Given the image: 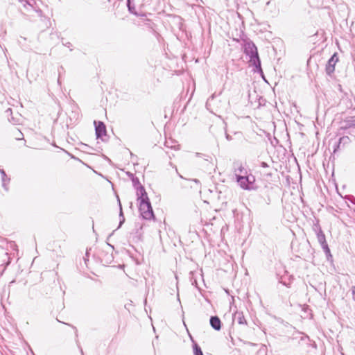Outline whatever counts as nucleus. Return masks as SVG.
<instances>
[{
  "mask_svg": "<svg viewBox=\"0 0 355 355\" xmlns=\"http://www.w3.org/2000/svg\"><path fill=\"white\" fill-rule=\"evenodd\" d=\"M243 52L246 55L249 56V62L254 67V71L263 75L258 50L252 41L246 40L244 42Z\"/></svg>",
  "mask_w": 355,
  "mask_h": 355,
  "instance_id": "nucleus-1",
  "label": "nucleus"
},
{
  "mask_svg": "<svg viewBox=\"0 0 355 355\" xmlns=\"http://www.w3.org/2000/svg\"><path fill=\"white\" fill-rule=\"evenodd\" d=\"M291 339H299L298 345L306 352H311L312 349H316L317 348L315 342L311 340L309 336L302 332H297V336L293 335Z\"/></svg>",
  "mask_w": 355,
  "mask_h": 355,
  "instance_id": "nucleus-2",
  "label": "nucleus"
},
{
  "mask_svg": "<svg viewBox=\"0 0 355 355\" xmlns=\"http://www.w3.org/2000/svg\"><path fill=\"white\" fill-rule=\"evenodd\" d=\"M236 180L240 187L244 190L250 191L255 189L256 188L254 185L255 177L252 173H250L243 177L238 176Z\"/></svg>",
  "mask_w": 355,
  "mask_h": 355,
  "instance_id": "nucleus-3",
  "label": "nucleus"
},
{
  "mask_svg": "<svg viewBox=\"0 0 355 355\" xmlns=\"http://www.w3.org/2000/svg\"><path fill=\"white\" fill-rule=\"evenodd\" d=\"M139 204V211L144 219L151 220L155 218V214L150 200L141 201Z\"/></svg>",
  "mask_w": 355,
  "mask_h": 355,
  "instance_id": "nucleus-4",
  "label": "nucleus"
},
{
  "mask_svg": "<svg viewBox=\"0 0 355 355\" xmlns=\"http://www.w3.org/2000/svg\"><path fill=\"white\" fill-rule=\"evenodd\" d=\"M234 169V175L236 180L238 176H245L250 173V170L246 166V164H243L241 162H235L233 164Z\"/></svg>",
  "mask_w": 355,
  "mask_h": 355,
  "instance_id": "nucleus-5",
  "label": "nucleus"
},
{
  "mask_svg": "<svg viewBox=\"0 0 355 355\" xmlns=\"http://www.w3.org/2000/svg\"><path fill=\"white\" fill-rule=\"evenodd\" d=\"M95 132L97 139H101L103 141H105L103 139L104 136L107 135V130L105 123L103 121H94Z\"/></svg>",
  "mask_w": 355,
  "mask_h": 355,
  "instance_id": "nucleus-6",
  "label": "nucleus"
},
{
  "mask_svg": "<svg viewBox=\"0 0 355 355\" xmlns=\"http://www.w3.org/2000/svg\"><path fill=\"white\" fill-rule=\"evenodd\" d=\"M338 61V57L337 55V53H335L329 59L327 64L326 65L325 71L327 75L331 76L334 73V71H335V65Z\"/></svg>",
  "mask_w": 355,
  "mask_h": 355,
  "instance_id": "nucleus-7",
  "label": "nucleus"
},
{
  "mask_svg": "<svg viewBox=\"0 0 355 355\" xmlns=\"http://www.w3.org/2000/svg\"><path fill=\"white\" fill-rule=\"evenodd\" d=\"M135 189L137 191V200L139 202L141 201H146L150 200L143 185L139 186V187H137Z\"/></svg>",
  "mask_w": 355,
  "mask_h": 355,
  "instance_id": "nucleus-8",
  "label": "nucleus"
},
{
  "mask_svg": "<svg viewBox=\"0 0 355 355\" xmlns=\"http://www.w3.org/2000/svg\"><path fill=\"white\" fill-rule=\"evenodd\" d=\"M209 323L211 327L216 331H220L222 327V322L220 318L217 315L210 317Z\"/></svg>",
  "mask_w": 355,
  "mask_h": 355,
  "instance_id": "nucleus-9",
  "label": "nucleus"
},
{
  "mask_svg": "<svg viewBox=\"0 0 355 355\" xmlns=\"http://www.w3.org/2000/svg\"><path fill=\"white\" fill-rule=\"evenodd\" d=\"M352 127H355V118L351 116L344 120L340 123V128L342 130H347Z\"/></svg>",
  "mask_w": 355,
  "mask_h": 355,
  "instance_id": "nucleus-10",
  "label": "nucleus"
},
{
  "mask_svg": "<svg viewBox=\"0 0 355 355\" xmlns=\"http://www.w3.org/2000/svg\"><path fill=\"white\" fill-rule=\"evenodd\" d=\"M0 173L1 175L2 187L6 191H8V190H9L8 184L10 182V178L9 177H8L6 171L3 169L0 168Z\"/></svg>",
  "mask_w": 355,
  "mask_h": 355,
  "instance_id": "nucleus-11",
  "label": "nucleus"
},
{
  "mask_svg": "<svg viewBox=\"0 0 355 355\" xmlns=\"http://www.w3.org/2000/svg\"><path fill=\"white\" fill-rule=\"evenodd\" d=\"M126 4H127L128 10V11H129L131 14H132V15H135V16H137V17H143V16H144V15H143V14H139V13L136 11V10H135V3H134L133 0H127V1H126Z\"/></svg>",
  "mask_w": 355,
  "mask_h": 355,
  "instance_id": "nucleus-12",
  "label": "nucleus"
},
{
  "mask_svg": "<svg viewBox=\"0 0 355 355\" xmlns=\"http://www.w3.org/2000/svg\"><path fill=\"white\" fill-rule=\"evenodd\" d=\"M35 11L38 14V15L40 17L41 20L44 24V26L43 28H48L49 27H50L51 25L50 19L49 17L43 15L42 10L37 9V10H35Z\"/></svg>",
  "mask_w": 355,
  "mask_h": 355,
  "instance_id": "nucleus-13",
  "label": "nucleus"
},
{
  "mask_svg": "<svg viewBox=\"0 0 355 355\" xmlns=\"http://www.w3.org/2000/svg\"><path fill=\"white\" fill-rule=\"evenodd\" d=\"M234 320H236L239 324H246L247 322L244 317L243 313L236 311L234 315Z\"/></svg>",
  "mask_w": 355,
  "mask_h": 355,
  "instance_id": "nucleus-14",
  "label": "nucleus"
},
{
  "mask_svg": "<svg viewBox=\"0 0 355 355\" xmlns=\"http://www.w3.org/2000/svg\"><path fill=\"white\" fill-rule=\"evenodd\" d=\"M117 200H118L119 205V226L117 227V229H119L124 223V222H125V217L123 216L122 206H121V202H120L119 196H117Z\"/></svg>",
  "mask_w": 355,
  "mask_h": 355,
  "instance_id": "nucleus-15",
  "label": "nucleus"
},
{
  "mask_svg": "<svg viewBox=\"0 0 355 355\" xmlns=\"http://www.w3.org/2000/svg\"><path fill=\"white\" fill-rule=\"evenodd\" d=\"M316 236H317L318 241L319 242V243L320 244L322 248L324 245L328 244L326 241L325 234H324L323 232L319 231V234H316Z\"/></svg>",
  "mask_w": 355,
  "mask_h": 355,
  "instance_id": "nucleus-16",
  "label": "nucleus"
},
{
  "mask_svg": "<svg viewBox=\"0 0 355 355\" xmlns=\"http://www.w3.org/2000/svg\"><path fill=\"white\" fill-rule=\"evenodd\" d=\"M192 340V343H193V355H203V352L202 351V349L201 347L199 346V345L195 342L193 339Z\"/></svg>",
  "mask_w": 355,
  "mask_h": 355,
  "instance_id": "nucleus-17",
  "label": "nucleus"
},
{
  "mask_svg": "<svg viewBox=\"0 0 355 355\" xmlns=\"http://www.w3.org/2000/svg\"><path fill=\"white\" fill-rule=\"evenodd\" d=\"M322 248L326 255L327 260L332 262L333 261V256L331 254V251H330L328 244L324 245Z\"/></svg>",
  "mask_w": 355,
  "mask_h": 355,
  "instance_id": "nucleus-18",
  "label": "nucleus"
},
{
  "mask_svg": "<svg viewBox=\"0 0 355 355\" xmlns=\"http://www.w3.org/2000/svg\"><path fill=\"white\" fill-rule=\"evenodd\" d=\"M334 5V0H322L321 3H320L319 6L322 8H329L331 6Z\"/></svg>",
  "mask_w": 355,
  "mask_h": 355,
  "instance_id": "nucleus-19",
  "label": "nucleus"
},
{
  "mask_svg": "<svg viewBox=\"0 0 355 355\" xmlns=\"http://www.w3.org/2000/svg\"><path fill=\"white\" fill-rule=\"evenodd\" d=\"M313 230L315 232V234H319V231L323 232L319 224L318 219H315V221L313 223Z\"/></svg>",
  "mask_w": 355,
  "mask_h": 355,
  "instance_id": "nucleus-20",
  "label": "nucleus"
},
{
  "mask_svg": "<svg viewBox=\"0 0 355 355\" xmlns=\"http://www.w3.org/2000/svg\"><path fill=\"white\" fill-rule=\"evenodd\" d=\"M104 261L106 264L111 263L114 260V257L112 254L106 253L103 258Z\"/></svg>",
  "mask_w": 355,
  "mask_h": 355,
  "instance_id": "nucleus-21",
  "label": "nucleus"
},
{
  "mask_svg": "<svg viewBox=\"0 0 355 355\" xmlns=\"http://www.w3.org/2000/svg\"><path fill=\"white\" fill-rule=\"evenodd\" d=\"M131 180L132 182V186L134 187L135 189L139 187V186H142L137 177L135 176Z\"/></svg>",
  "mask_w": 355,
  "mask_h": 355,
  "instance_id": "nucleus-22",
  "label": "nucleus"
},
{
  "mask_svg": "<svg viewBox=\"0 0 355 355\" xmlns=\"http://www.w3.org/2000/svg\"><path fill=\"white\" fill-rule=\"evenodd\" d=\"M196 155L198 157H200L203 158L206 161H208V162H210L212 161V157L209 155H205V154H202V153H197Z\"/></svg>",
  "mask_w": 355,
  "mask_h": 355,
  "instance_id": "nucleus-23",
  "label": "nucleus"
},
{
  "mask_svg": "<svg viewBox=\"0 0 355 355\" xmlns=\"http://www.w3.org/2000/svg\"><path fill=\"white\" fill-rule=\"evenodd\" d=\"M25 3L24 4V6H26V5H28L29 6L33 8V5L35 3V0H24V1Z\"/></svg>",
  "mask_w": 355,
  "mask_h": 355,
  "instance_id": "nucleus-24",
  "label": "nucleus"
},
{
  "mask_svg": "<svg viewBox=\"0 0 355 355\" xmlns=\"http://www.w3.org/2000/svg\"><path fill=\"white\" fill-rule=\"evenodd\" d=\"M56 320H57L58 322H61V321L59 320L58 318ZM62 323L72 327L75 330V335H76V337L78 336V330H77V329H76V327L75 326H73V325H72L71 324H69V323L63 322H62Z\"/></svg>",
  "mask_w": 355,
  "mask_h": 355,
  "instance_id": "nucleus-25",
  "label": "nucleus"
},
{
  "mask_svg": "<svg viewBox=\"0 0 355 355\" xmlns=\"http://www.w3.org/2000/svg\"><path fill=\"white\" fill-rule=\"evenodd\" d=\"M4 243L8 244L7 241L6 240V239L0 237V247L4 248Z\"/></svg>",
  "mask_w": 355,
  "mask_h": 355,
  "instance_id": "nucleus-26",
  "label": "nucleus"
},
{
  "mask_svg": "<svg viewBox=\"0 0 355 355\" xmlns=\"http://www.w3.org/2000/svg\"><path fill=\"white\" fill-rule=\"evenodd\" d=\"M191 284L193 286H194L195 287H196L198 289H200V288L198 287V282H197V280L196 279H193V277L191 278Z\"/></svg>",
  "mask_w": 355,
  "mask_h": 355,
  "instance_id": "nucleus-27",
  "label": "nucleus"
},
{
  "mask_svg": "<svg viewBox=\"0 0 355 355\" xmlns=\"http://www.w3.org/2000/svg\"><path fill=\"white\" fill-rule=\"evenodd\" d=\"M345 139V137H341V138H340V139H339L338 142V143H336V145H335V148H334V152L337 150V148H339V146H340V144L341 141H342L343 139Z\"/></svg>",
  "mask_w": 355,
  "mask_h": 355,
  "instance_id": "nucleus-28",
  "label": "nucleus"
},
{
  "mask_svg": "<svg viewBox=\"0 0 355 355\" xmlns=\"http://www.w3.org/2000/svg\"><path fill=\"white\" fill-rule=\"evenodd\" d=\"M321 1L322 0H312L313 6L317 7V8H320V6H319V4H320V3H321Z\"/></svg>",
  "mask_w": 355,
  "mask_h": 355,
  "instance_id": "nucleus-29",
  "label": "nucleus"
},
{
  "mask_svg": "<svg viewBox=\"0 0 355 355\" xmlns=\"http://www.w3.org/2000/svg\"><path fill=\"white\" fill-rule=\"evenodd\" d=\"M279 282L282 284L283 285H284L286 287H290V284L286 282L285 281H283L282 277L279 279Z\"/></svg>",
  "mask_w": 355,
  "mask_h": 355,
  "instance_id": "nucleus-30",
  "label": "nucleus"
},
{
  "mask_svg": "<svg viewBox=\"0 0 355 355\" xmlns=\"http://www.w3.org/2000/svg\"><path fill=\"white\" fill-rule=\"evenodd\" d=\"M85 263L87 264V261H89V252L86 251L85 257H84Z\"/></svg>",
  "mask_w": 355,
  "mask_h": 355,
  "instance_id": "nucleus-31",
  "label": "nucleus"
},
{
  "mask_svg": "<svg viewBox=\"0 0 355 355\" xmlns=\"http://www.w3.org/2000/svg\"><path fill=\"white\" fill-rule=\"evenodd\" d=\"M260 166L263 168H268L269 167L268 164L265 162H261L260 164Z\"/></svg>",
  "mask_w": 355,
  "mask_h": 355,
  "instance_id": "nucleus-32",
  "label": "nucleus"
},
{
  "mask_svg": "<svg viewBox=\"0 0 355 355\" xmlns=\"http://www.w3.org/2000/svg\"><path fill=\"white\" fill-rule=\"evenodd\" d=\"M126 175L130 178V180H132L135 177V175L129 171L126 172Z\"/></svg>",
  "mask_w": 355,
  "mask_h": 355,
  "instance_id": "nucleus-33",
  "label": "nucleus"
},
{
  "mask_svg": "<svg viewBox=\"0 0 355 355\" xmlns=\"http://www.w3.org/2000/svg\"><path fill=\"white\" fill-rule=\"evenodd\" d=\"M352 294L354 300H355V286H352Z\"/></svg>",
  "mask_w": 355,
  "mask_h": 355,
  "instance_id": "nucleus-34",
  "label": "nucleus"
},
{
  "mask_svg": "<svg viewBox=\"0 0 355 355\" xmlns=\"http://www.w3.org/2000/svg\"><path fill=\"white\" fill-rule=\"evenodd\" d=\"M64 46L69 48L70 51H72V49H71L72 44L70 42H67L66 44H64Z\"/></svg>",
  "mask_w": 355,
  "mask_h": 355,
  "instance_id": "nucleus-35",
  "label": "nucleus"
},
{
  "mask_svg": "<svg viewBox=\"0 0 355 355\" xmlns=\"http://www.w3.org/2000/svg\"><path fill=\"white\" fill-rule=\"evenodd\" d=\"M225 137L228 141H231L232 139V136H230L229 134L225 133Z\"/></svg>",
  "mask_w": 355,
  "mask_h": 355,
  "instance_id": "nucleus-36",
  "label": "nucleus"
},
{
  "mask_svg": "<svg viewBox=\"0 0 355 355\" xmlns=\"http://www.w3.org/2000/svg\"><path fill=\"white\" fill-rule=\"evenodd\" d=\"M191 181L194 182L196 184H197L198 185H200V180H198V179H192L191 180Z\"/></svg>",
  "mask_w": 355,
  "mask_h": 355,
  "instance_id": "nucleus-37",
  "label": "nucleus"
},
{
  "mask_svg": "<svg viewBox=\"0 0 355 355\" xmlns=\"http://www.w3.org/2000/svg\"><path fill=\"white\" fill-rule=\"evenodd\" d=\"M64 71V68L62 66H60L58 69L59 74L60 75L61 71Z\"/></svg>",
  "mask_w": 355,
  "mask_h": 355,
  "instance_id": "nucleus-38",
  "label": "nucleus"
},
{
  "mask_svg": "<svg viewBox=\"0 0 355 355\" xmlns=\"http://www.w3.org/2000/svg\"><path fill=\"white\" fill-rule=\"evenodd\" d=\"M10 248H14V247L17 246L16 244L12 241L10 243Z\"/></svg>",
  "mask_w": 355,
  "mask_h": 355,
  "instance_id": "nucleus-39",
  "label": "nucleus"
},
{
  "mask_svg": "<svg viewBox=\"0 0 355 355\" xmlns=\"http://www.w3.org/2000/svg\"><path fill=\"white\" fill-rule=\"evenodd\" d=\"M6 113H8V112H10L12 113V110L10 108H8L6 111Z\"/></svg>",
  "mask_w": 355,
  "mask_h": 355,
  "instance_id": "nucleus-40",
  "label": "nucleus"
},
{
  "mask_svg": "<svg viewBox=\"0 0 355 355\" xmlns=\"http://www.w3.org/2000/svg\"><path fill=\"white\" fill-rule=\"evenodd\" d=\"M78 347L80 349V352L83 355V351L82 348L80 346H78Z\"/></svg>",
  "mask_w": 355,
  "mask_h": 355,
  "instance_id": "nucleus-41",
  "label": "nucleus"
},
{
  "mask_svg": "<svg viewBox=\"0 0 355 355\" xmlns=\"http://www.w3.org/2000/svg\"><path fill=\"white\" fill-rule=\"evenodd\" d=\"M16 139H18V140L21 139V138L19 137H18V136H16Z\"/></svg>",
  "mask_w": 355,
  "mask_h": 355,
  "instance_id": "nucleus-42",
  "label": "nucleus"
},
{
  "mask_svg": "<svg viewBox=\"0 0 355 355\" xmlns=\"http://www.w3.org/2000/svg\"><path fill=\"white\" fill-rule=\"evenodd\" d=\"M136 234H139V230L138 229H137V230H136Z\"/></svg>",
  "mask_w": 355,
  "mask_h": 355,
  "instance_id": "nucleus-43",
  "label": "nucleus"
},
{
  "mask_svg": "<svg viewBox=\"0 0 355 355\" xmlns=\"http://www.w3.org/2000/svg\"><path fill=\"white\" fill-rule=\"evenodd\" d=\"M19 135H21V132L20 131H18Z\"/></svg>",
  "mask_w": 355,
  "mask_h": 355,
  "instance_id": "nucleus-44",
  "label": "nucleus"
},
{
  "mask_svg": "<svg viewBox=\"0 0 355 355\" xmlns=\"http://www.w3.org/2000/svg\"><path fill=\"white\" fill-rule=\"evenodd\" d=\"M110 247H111L112 248H113V246L112 245H110V244H107Z\"/></svg>",
  "mask_w": 355,
  "mask_h": 355,
  "instance_id": "nucleus-45",
  "label": "nucleus"
},
{
  "mask_svg": "<svg viewBox=\"0 0 355 355\" xmlns=\"http://www.w3.org/2000/svg\"><path fill=\"white\" fill-rule=\"evenodd\" d=\"M58 83H60V77L58 79Z\"/></svg>",
  "mask_w": 355,
  "mask_h": 355,
  "instance_id": "nucleus-46",
  "label": "nucleus"
},
{
  "mask_svg": "<svg viewBox=\"0 0 355 355\" xmlns=\"http://www.w3.org/2000/svg\"><path fill=\"white\" fill-rule=\"evenodd\" d=\"M19 1H20V2H23V1H24V0H19Z\"/></svg>",
  "mask_w": 355,
  "mask_h": 355,
  "instance_id": "nucleus-47",
  "label": "nucleus"
}]
</instances>
